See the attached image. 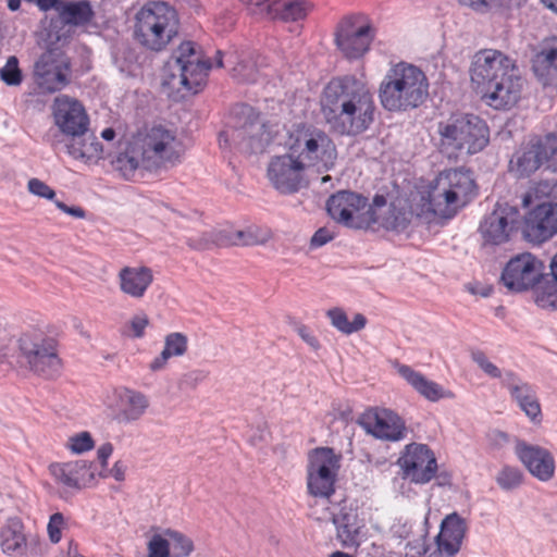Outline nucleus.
I'll return each instance as SVG.
<instances>
[{
    "mask_svg": "<svg viewBox=\"0 0 557 557\" xmlns=\"http://www.w3.org/2000/svg\"><path fill=\"white\" fill-rule=\"evenodd\" d=\"M375 102L368 86L352 75L332 78L321 97V111L330 127L357 136L374 122Z\"/></svg>",
    "mask_w": 557,
    "mask_h": 557,
    "instance_id": "obj_1",
    "label": "nucleus"
},
{
    "mask_svg": "<svg viewBox=\"0 0 557 557\" xmlns=\"http://www.w3.org/2000/svg\"><path fill=\"white\" fill-rule=\"evenodd\" d=\"M470 77L490 106L506 109L520 98L522 78L516 62L499 50L478 51L472 60Z\"/></svg>",
    "mask_w": 557,
    "mask_h": 557,
    "instance_id": "obj_2",
    "label": "nucleus"
},
{
    "mask_svg": "<svg viewBox=\"0 0 557 557\" xmlns=\"http://www.w3.org/2000/svg\"><path fill=\"white\" fill-rule=\"evenodd\" d=\"M434 140L444 157L458 160L482 151L488 144L490 131L476 115H455L437 123Z\"/></svg>",
    "mask_w": 557,
    "mask_h": 557,
    "instance_id": "obj_3",
    "label": "nucleus"
},
{
    "mask_svg": "<svg viewBox=\"0 0 557 557\" xmlns=\"http://www.w3.org/2000/svg\"><path fill=\"white\" fill-rule=\"evenodd\" d=\"M429 96V82L418 66L399 62L385 74L379 88L382 107L392 112L407 111L421 106Z\"/></svg>",
    "mask_w": 557,
    "mask_h": 557,
    "instance_id": "obj_4",
    "label": "nucleus"
},
{
    "mask_svg": "<svg viewBox=\"0 0 557 557\" xmlns=\"http://www.w3.org/2000/svg\"><path fill=\"white\" fill-rule=\"evenodd\" d=\"M286 147L306 169L313 168L319 173L332 170L337 159L333 139L323 129L312 125L300 124L290 131Z\"/></svg>",
    "mask_w": 557,
    "mask_h": 557,
    "instance_id": "obj_5",
    "label": "nucleus"
},
{
    "mask_svg": "<svg viewBox=\"0 0 557 557\" xmlns=\"http://www.w3.org/2000/svg\"><path fill=\"white\" fill-rule=\"evenodd\" d=\"M178 33L176 11L164 2H150L135 15L134 37L145 48L161 51Z\"/></svg>",
    "mask_w": 557,
    "mask_h": 557,
    "instance_id": "obj_6",
    "label": "nucleus"
},
{
    "mask_svg": "<svg viewBox=\"0 0 557 557\" xmlns=\"http://www.w3.org/2000/svg\"><path fill=\"white\" fill-rule=\"evenodd\" d=\"M132 140L136 152L144 157V169L147 171L166 169L181 160L182 143L173 128L163 125L146 126Z\"/></svg>",
    "mask_w": 557,
    "mask_h": 557,
    "instance_id": "obj_7",
    "label": "nucleus"
},
{
    "mask_svg": "<svg viewBox=\"0 0 557 557\" xmlns=\"http://www.w3.org/2000/svg\"><path fill=\"white\" fill-rule=\"evenodd\" d=\"M211 63L203 60L193 41H184L166 64L169 74L164 84L172 88L182 86L197 94L206 84Z\"/></svg>",
    "mask_w": 557,
    "mask_h": 557,
    "instance_id": "obj_8",
    "label": "nucleus"
},
{
    "mask_svg": "<svg viewBox=\"0 0 557 557\" xmlns=\"http://www.w3.org/2000/svg\"><path fill=\"white\" fill-rule=\"evenodd\" d=\"M475 183L469 171L451 169L441 172L429 194L430 209L441 213L444 208L458 209L474 196Z\"/></svg>",
    "mask_w": 557,
    "mask_h": 557,
    "instance_id": "obj_9",
    "label": "nucleus"
},
{
    "mask_svg": "<svg viewBox=\"0 0 557 557\" xmlns=\"http://www.w3.org/2000/svg\"><path fill=\"white\" fill-rule=\"evenodd\" d=\"M246 153L263 152L273 139V131L251 107L240 108L236 124L221 133Z\"/></svg>",
    "mask_w": 557,
    "mask_h": 557,
    "instance_id": "obj_10",
    "label": "nucleus"
},
{
    "mask_svg": "<svg viewBox=\"0 0 557 557\" xmlns=\"http://www.w3.org/2000/svg\"><path fill=\"white\" fill-rule=\"evenodd\" d=\"M543 164L557 171V135L535 137L521 146L509 161V170L517 177H529Z\"/></svg>",
    "mask_w": 557,
    "mask_h": 557,
    "instance_id": "obj_11",
    "label": "nucleus"
},
{
    "mask_svg": "<svg viewBox=\"0 0 557 557\" xmlns=\"http://www.w3.org/2000/svg\"><path fill=\"white\" fill-rule=\"evenodd\" d=\"M18 348L27 366L36 374L47 379L59 374L61 360L54 338L38 331L26 332L18 339Z\"/></svg>",
    "mask_w": 557,
    "mask_h": 557,
    "instance_id": "obj_12",
    "label": "nucleus"
},
{
    "mask_svg": "<svg viewBox=\"0 0 557 557\" xmlns=\"http://www.w3.org/2000/svg\"><path fill=\"white\" fill-rule=\"evenodd\" d=\"M339 457L327 447L317 448L311 454L307 468L308 493L314 498L329 503L335 492L339 469Z\"/></svg>",
    "mask_w": 557,
    "mask_h": 557,
    "instance_id": "obj_13",
    "label": "nucleus"
},
{
    "mask_svg": "<svg viewBox=\"0 0 557 557\" xmlns=\"http://www.w3.org/2000/svg\"><path fill=\"white\" fill-rule=\"evenodd\" d=\"M54 124L58 126L61 134L58 132H48L45 140L50 146L58 150L63 145L62 135H79L84 131H88L89 117L83 104L69 96H58L52 106Z\"/></svg>",
    "mask_w": 557,
    "mask_h": 557,
    "instance_id": "obj_14",
    "label": "nucleus"
},
{
    "mask_svg": "<svg viewBox=\"0 0 557 557\" xmlns=\"http://www.w3.org/2000/svg\"><path fill=\"white\" fill-rule=\"evenodd\" d=\"M374 36L375 29L359 16H346L336 27L335 44L346 59L358 60L369 51Z\"/></svg>",
    "mask_w": 557,
    "mask_h": 557,
    "instance_id": "obj_15",
    "label": "nucleus"
},
{
    "mask_svg": "<svg viewBox=\"0 0 557 557\" xmlns=\"http://www.w3.org/2000/svg\"><path fill=\"white\" fill-rule=\"evenodd\" d=\"M544 263L530 252L512 257L502 272L503 284L511 292H525L541 284Z\"/></svg>",
    "mask_w": 557,
    "mask_h": 557,
    "instance_id": "obj_16",
    "label": "nucleus"
},
{
    "mask_svg": "<svg viewBox=\"0 0 557 557\" xmlns=\"http://www.w3.org/2000/svg\"><path fill=\"white\" fill-rule=\"evenodd\" d=\"M69 64L57 52H44L34 65V81L40 94H53L69 84Z\"/></svg>",
    "mask_w": 557,
    "mask_h": 557,
    "instance_id": "obj_17",
    "label": "nucleus"
},
{
    "mask_svg": "<svg viewBox=\"0 0 557 557\" xmlns=\"http://www.w3.org/2000/svg\"><path fill=\"white\" fill-rule=\"evenodd\" d=\"M306 166L288 151L271 159L268 177L275 189L283 194H294L305 185Z\"/></svg>",
    "mask_w": 557,
    "mask_h": 557,
    "instance_id": "obj_18",
    "label": "nucleus"
},
{
    "mask_svg": "<svg viewBox=\"0 0 557 557\" xmlns=\"http://www.w3.org/2000/svg\"><path fill=\"white\" fill-rule=\"evenodd\" d=\"M398 462L404 478L417 484L430 482L437 470L436 458L424 444L412 443L407 445L406 451Z\"/></svg>",
    "mask_w": 557,
    "mask_h": 557,
    "instance_id": "obj_19",
    "label": "nucleus"
},
{
    "mask_svg": "<svg viewBox=\"0 0 557 557\" xmlns=\"http://www.w3.org/2000/svg\"><path fill=\"white\" fill-rule=\"evenodd\" d=\"M0 545L5 555L22 557L41 554L42 542L37 535L26 534L20 518H10L0 531Z\"/></svg>",
    "mask_w": 557,
    "mask_h": 557,
    "instance_id": "obj_20",
    "label": "nucleus"
},
{
    "mask_svg": "<svg viewBox=\"0 0 557 557\" xmlns=\"http://www.w3.org/2000/svg\"><path fill=\"white\" fill-rule=\"evenodd\" d=\"M557 234V203L543 202L524 218L523 235L530 243L541 244Z\"/></svg>",
    "mask_w": 557,
    "mask_h": 557,
    "instance_id": "obj_21",
    "label": "nucleus"
},
{
    "mask_svg": "<svg viewBox=\"0 0 557 557\" xmlns=\"http://www.w3.org/2000/svg\"><path fill=\"white\" fill-rule=\"evenodd\" d=\"M519 212L516 208L497 206L480 224L481 235L486 244L500 245L510 239L517 228Z\"/></svg>",
    "mask_w": 557,
    "mask_h": 557,
    "instance_id": "obj_22",
    "label": "nucleus"
},
{
    "mask_svg": "<svg viewBox=\"0 0 557 557\" xmlns=\"http://www.w3.org/2000/svg\"><path fill=\"white\" fill-rule=\"evenodd\" d=\"M358 422L367 433L380 440L399 441L405 436V423L392 410H367Z\"/></svg>",
    "mask_w": 557,
    "mask_h": 557,
    "instance_id": "obj_23",
    "label": "nucleus"
},
{
    "mask_svg": "<svg viewBox=\"0 0 557 557\" xmlns=\"http://www.w3.org/2000/svg\"><path fill=\"white\" fill-rule=\"evenodd\" d=\"M55 482L66 491H79L90 485L95 479L92 462L75 460L63 463H53L49 467Z\"/></svg>",
    "mask_w": 557,
    "mask_h": 557,
    "instance_id": "obj_24",
    "label": "nucleus"
},
{
    "mask_svg": "<svg viewBox=\"0 0 557 557\" xmlns=\"http://www.w3.org/2000/svg\"><path fill=\"white\" fill-rule=\"evenodd\" d=\"M503 386L508 389L511 398L531 421L536 422L541 420V405L533 385L523 381L517 373L505 371Z\"/></svg>",
    "mask_w": 557,
    "mask_h": 557,
    "instance_id": "obj_25",
    "label": "nucleus"
},
{
    "mask_svg": "<svg viewBox=\"0 0 557 557\" xmlns=\"http://www.w3.org/2000/svg\"><path fill=\"white\" fill-rule=\"evenodd\" d=\"M516 454L529 472L540 481L547 482L555 474V460L545 448L525 443H518Z\"/></svg>",
    "mask_w": 557,
    "mask_h": 557,
    "instance_id": "obj_26",
    "label": "nucleus"
},
{
    "mask_svg": "<svg viewBox=\"0 0 557 557\" xmlns=\"http://www.w3.org/2000/svg\"><path fill=\"white\" fill-rule=\"evenodd\" d=\"M256 7L255 14L265 15L270 18H281L286 22H296L307 16L311 4L306 0L282 2L277 0H243Z\"/></svg>",
    "mask_w": 557,
    "mask_h": 557,
    "instance_id": "obj_27",
    "label": "nucleus"
},
{
    "mask_svg": "<svg viewBox=\"0 0 557 557\" xmlns=\"http://www.w3.org/2000/svg\"><path fill=\"white\" fill-rule=\"evenodd\" d=\"M368 199L350 190H341L332 195L326 210L332 219L346 226H355V216L367 207Z\"/></svg>",
    "mask_w": 557,
    "mask_h": 557,
    "instance_id": "obj_28",
    "label": "nucleus"
},
{
    "mask_svg": "<svg viewBox=\"0 0 557 557\" xmlns=\"http://www.w3.org/2000/svg\"><path fill=\"white\" fill-rule=\"evenodd\" d=\"M327 513L318 517L319 520L331 519L337 531V539L344 547L359 545L360 523L356 511L346 505L326 507Z\"/></svg>",
    "mask_w": 557,
    "mask_h": 557,
    "instance_id": "obj_29",
    "label": "nucleus"
},
{
    "mask_svg": "<svg viewBox=\"0 0 557 557\" xmlns=\"http://www.w3.org/2000/svg\"><path fill=\"white\" fill-rule=\"evenodd\" d=\"M467 532V522L457 512H453L442 521L441 531L436 536V552L456 556L460 550Z\"/></svg>",
    "mask_w": 557,
    "mask_h": 557,
    "instance_id": "obj_30",
    "label": "nucleus"
},
{
    "mask_svg": "<svg viewBox=\"0 0 557 557\" xmlns=\"http://www.w3.org/2000/svg\"><path fill=\"white\" fill-rule=\"evenodd\" d=\"M398 374L422 397L436 403L441 399L453 398L454 394L441 384L429 380L424 374L407 364H397Z\"/></svg>",
    "mask_w": 557,
    "mask_h": 557,
    "instance_id": "obj_31",
    "label": "nucleus"
},
{
    "mask_svg": "<svg viewBox=\"0 0 557 557\" xmlns=\"http://www.w3.org/2000/svg\"><path fill=\"white\" fill-rule=\"evenodd\" d=\"M150 406L149 397L136 389L123 387L117 392V420L131 423L139 420Z\"/></svg>",
    "mask_w": 557,
    "mask_h": 557,
    "instance_id": "obj_32",
    "label": "nucleus"
},
{
    "mask_svg": "<svg viewBox=\"0 0 557 557\" xmlns=\"http://www.w3.org/2000/svg\"><path fill=\"white\" fill-rule=\"evenodd\" d=\"M532 69L544 86L557 85V37L543 44L533 58Z\"/></svg>",
    "mask_w": 557,
    "mask_h": 557,
    "instance_id": "obj_33",
    "label": "nucleus"
},
{
    "mask_svg": "<svg viewBox=\"0 0 557 557\" xmlns=\"http://www.w3.org/2000/svg\"><path fill=\"white\" fill-rule=\"evenodd\" d=\"M117 276L121 290L133 298L144 297L153 281L152 271L147 267H124Z\"/></svg>",
    "mask_w": 557,
    "mask_h": 557,
    "instance_id": "obj_34",
    "label": "nucleus"
},
{
    "mask_svg": "<svg viewBox=\"0 0 557 557\" xmlns=\"http://www.w3.org/2000/svg\"><path fill=\"white\" fill-rule=\"evenodd\" d=\"M64 148L66 153L76 160L90 161L99 158L102 148L92 132L84 131L79 135L66 136Z\"/></svg>",
    "mask_w": 557,
    "mask_h": 557,
    "instance_id": "obj_35",
    "label": "nucleus"
},
{
    "mask_svg": "<svg viewBox=\"0 0 557 557\" xmlns=\"http://www.w3.org/2000/svg\"><path fill=\"white\" fill-rule=\"evenodd\" d=\"M58 15L62 24L70 26H85L92 20L95 13L90 2L87 0H64L62 5L59 8Z\"/></svg>",
    "mask_w": 557,
    "mask_h": 557,
    "instance_id": "obj_36",
    "label": "nucleus"
},
{
    "mask_svg": "<svg viewBox=\"0 0 557 557\" xmlns=\"http://www.w3.org/2000/svg\"><path fill=\"white\" fill-rule=\"evenodd\" d=\"M112 60L116 69L126 76H133L139 67L138 53L127 41H120L112 48Z\"/></svg>",
    "mask_w": 557,
    "mask_h": 557,
    "instance_id": "obj_37",
    "label": "nucleus"
},
{
    "mask_svg": "<svg viewBox=\"0 0 557 557\" xmlns=\"http://www.w3.org/2000/svg\"><path fill=\"white\" fill-rule=\"evenodd\" d=\"M375 221L387 231L401 233L406 231L410 223L411 213L403 208L391 203L387 208L380 212H374Z\"/></svg>",
    "mask_w": 557,
    "mask_h": 557,
    "instance_id": "obj_38",
    "label": "nucleus"
},
{
    "mask_svg": "<svg viewBox=\"0 0 557 557\" xmlns=\"http://www.w3.org/2000/svg\"><path fill=\"white\" fill-rule=\"evenodd\" d=\"M144 157L136 152L135 143L129 141L126 150L113 160L114 168L121 172L124 178L133 180L139 169H144Z\"/></svg>",
    "mask_w": 557,
    "mask_h": 557,
    "instance_id": "obj_39",
    "label": "nucleus"
},
{
    "mask_svg": "<svg viewBox=\"0 0 557 557\" xmlns=\"http://www.w3.org/2000/svg\"><path fill=\"white\" fill-rule=\"evenodd\" d=\"M327 318L338 332L350 335L362 330L367 324V319L363 314L357 313L354 320L349 322L346 312L341 308H332L326 312Z\"/></svg>",
    "mask_w": 557,
    "mask_h": 557,
    "instance_id": "obj_40",
    "label": "nucleus"
},
{
    "mask_svg": "<svg viewBox=\"0 0 557 557\" xmlns=\"http://www.w3.org/2000/svg\"><path fill=\"white\" fill-rule=\"evenodd\" d=\"M271 238L269 228L257 225L247 227L246 230L236 231L230 238L232 245L253 246L262 245Z\"/></svg>",
    "mask_w": 557,
    "mask_h": 557,
    "instance_id": "obj_41",
    "label": "nucleus"
},
{
    "mask_svg": "<svg viewBox=\"0 0 557 557\" xmlns=\"http://www.w3.org/2000/svg\"><path fill=\"white\" fill-rule=\"evenodd\" d=\"M165 535L168 536L171 557H187L194 550L193 541L185 534L168 530Z\"/></svg>",
    "mask_w": 557,
    "mask_h": 557,
    "instance_id": "obj_42",
    "label": "nucleus"
},
{
    "mask_svg": "<svg viewBox=\"0 0 557 557\" xmlns=\"http://www.w3.org/2000/svg\"><path fill=\"white\" fill-rule=\"evenodd\" d=\"M523 474L516 467L505 466L496 475V482L504 491H511L522 483Z\"/></svg>",
    "mask_w": 557,
    "mask_h": 557,
    "instance_id": "obj_43",
    "label": "nucleus"
},
{
    "mask_svg": "<svg viewBox=\"0 0 557 557\" xmlns=\"http://www.w3.org/2000/svg\"><path fill=\"white\" fill-rule=\"evenodd\" d=\"M535 301L542 308L557 309V282L542 284L536 290Z\"/></svg>",
    "mask_w": 557,
    "mask_h": 557,
    "instance_id": "obj_44",
    "label": "nucleus"
},
{
    "mask_svg": "<svg viewBox=\"0 0 557 557\" xmlns=\"http://www.w3.org/2000/svg\"><path fill=\"white\" fill-rule=\"evenodd\" d=\"M188 339L180 332L170 333L165 336L163 350L170 355V357L183 356L187 350Z\"/></svg>",
    "mask_w": 557,
    "mask_h": 557,
    "instance_id": "obj_45",
    "label": "nucleus"
},
{
    "mask_svg": "<svg viewBox=\"0 0 557 557\" xmlns=\"http://www.w3.org/2000/svg\"><path fill=\"white\" fill-rule=\"evenodd\" d=\"M1 79L10 86H17L22 83V72L18 67L16 57H10L5 65L0 70Z\"/></svg>",
    "mask_w": 557,
    "mask_h": 557,
    "instance_id": "obj_46",
    "label": "nucleus"
},
{
    "mask_svg": "<svg viewBox=\"0 0 557 557\" xmlns=\"http://www.w3.org/2000/svg\"><path fill=\"white\" fill-rule=\"evenodd\" d=\"M471 359L486 375L493 379H500V382L503 383L504 374L502 370L496 364L491 362L483 351L472 350Z\"/></svg>",
    "mask_w": 557,
    "mask_h": 557,
    "instance_id": "obj_47",
    "label": "nucleus"
},
{
    "mask_svg": "<svg viewBox=\"0 0 557 557\" xmlns=\"http://www.w3.org/2000/svg\"><path fill=\"white\" fill-rule=\"evenodd\" d=\"M66 527V519L63 513L55 512L50 516L47 524V533L51 543L57 544L62 539V531Z\"/></svg>",
    "mask_w": 557,
    "mask_h": 557,
    "instance_id": "obj_48",
    "label": "nucleus"
},
{
    "mask_svg": "<svg viewBox=\"0 0 557 557\" xmlns=\"http://www.w3.org/2000/svg\"><path fill=\"white\" fill-rule=\"evenodd\" d=\"M149 557H171L168 536L154 534L148 543Z\"/></svg>",
    "mask_w": 557,
    "mask_h": 557,
    "instance_id": "obj_49",
    "label": "nucleus"
},
{
    "mask_svg": "<svg viewBox=\"0 0 557 557\" xmlns=\"http://www.w3.org/2000/svg\"><path fill=\"white\" fill-rule=\"evenodd\" d=\"M233 76L242 82L255 83L258 79V71L250 62L239 61L233 67Z\"/></svg>",
    "mask_w": 557,
    "mask_h": 557,
    "instance_id": "obj_50",
    "label": "nucleus"
},
{
    "mask_svg": "<svg viewBox=\"0 0 557 557\" xmlns=\"http://www.w3.org/2000/svg\"><path fill=\"white\" fill-rule=\"evenodd\" d=\"M28 190L30 194L46 198L49 200H53L55 196V191L50 188L45 182L38 178H30L27 184Z\"/></svg>",
    "mask_w": 557,
    "mask_h": 557,
    "instance_id": "obj_51",
    "label": "nucleus"
},
{
    "mask_svg": "<svg viewBox=\"0 0 557 557\" xmlns=\"http://www.w3.org/2000/svg\"><path fill=\"white\" fill-rule=\"evenodd\" d=\"M94 447V441L89 433L83 432L76 436L71 437L70 448L77 454L90 450Z\"/></svg>",
    "mask_w": 557,
    "mask_h": 557,
    "instance_id": "obj_52",
    "label": "nucleus"
},
{
    "mask_svg": "<svg viewBox=\"0 0 557 557\" xmlns=\"http://www.w3.org/2000/svg\"><path fill=\"white\" fill-rule=\"evenodd\" d=\"M149 324V319L145 313L135 314L129 321V331L133 337L140 338L145 334V329Z\"/></svg>",
    "mask_w": 557,
    "mask_h": 557,
    "instance_id": "obj_53",
    "label": "nucleus"
},
{
    "mask_svg": "<svg viewBox=\"0 0 557 557\" xmlns=\"http://www.w3.org/2000/svg\"><path fill=\"white\" fill-rule=\"evenodd\" d=\"M334 238V234L326 227L319 228L311 238V247L319 248Z\"/></svg>",
    "mask_w": 557,
    "mask_h": 557,
    "instance_id": "obj_54",
    "label": "nucleus"
},
{
    "mask_svg": "<svg viewBox=\"0 0 557 557\" xmlns=\"http://www.w3.org/2000/svg\"><path fill=\"white\" fill-rule=\"evenodd\" d=\"M297 334L301 337L304 342H306L313 349H318L320 347L318 338L312 334L309 327L305 325L298 326Z\"/></svg>",
    "mask_w": 557,
    "mask_h": 557,
    "instance_id": "obj_55",
    "label": "nucleus"
},
{
    "mask_svg": "<svg viewBox=\"0 0 557 557\" xmlns=\"http://www.w3.org/2000/svg\"><path fill=\"white\" fill-rule=\"evenodd\" d=\"M58 209L77 219L85 218V211L81 207H69L60 200H53Z\"/></svg>",
    "mask_w": 557,
    "mask_h": 557,
    "instance_id": "obj_56",
    "label": "nucleus"
},
{
    "mask_svg": "<svg viewBox=\"0 0 557 557\" xmlns=\"http://www.w3.org/2000/svg\"><path fill=\"white\" fill-rule=\"evenodd\" d=\"M170 358V355L162 350L161 354L150 362L149 369L153 372L164 369Z\"/></svg>",
    "mask_w": 557,
    "mask_h": 557,
    "instance_id": "obj_57",
    "label": "nucleus"
},
{
    "mask_svg": "<svg viewBox=\"0 0 557 557\" xmlns=\"http://www.w3.org/2000/svg\"><path fill=\"white\" fill-rule=\"evenodd\" d=\"M113 446L111 443H104L98 448L97 456L101 462V466L107 467L108 459L112 455Z\"/></svg>",
    "mask_w": 557,
    "mask_h": 557,
    "instance_id": "obj_58",
    "label": "nucleus"
},
{
    "mask_svg": "<svg viewBox=\"0 0 557 557\" xmlns=\"http://www.w3.org/2000/svg\"><path fill=\"white\" fill-rule=\"evenodd\" d=\"M64 0H37L35 3L41 11H49L51 9L59 13V8L62 5Z\"/></svg>",
    "mask_w": 557,
    "mask_h": 557,
    "instance_id": "obj_59",
    "label": "nucleus"
},
{
    "mask_svg": "<svg viewBox=\"0 0 557 557\" xmlns=\"http://www.w3.org/2000/svg\"><path fill=\"white\" fill-rule=\"evenodd\" d=\"M126 467L121 461H116L111 469L110 473L116 481H123L125 479Z\"/></svg>",
    "mask_w": 557,
    "mask_h": 557,
    "instance_id": "obj_60",
    "label": "nucleus"
},
{
    "mask_svg": "<svg viewBox=\"0 0 557 557\" xmlns=\"http://www.w3.org/2000/svg\"><path fill=\"white\" fill-rule=\"evenodd\" d=\"M186 377H187V380H189L196 384L198 382L203 381L207 377V373L202 370H195V371L189 372L186 375Z\"/></svg>",
    "mask_w": 557,
    "mask_h": 557,
    "instance_id": "obj_61",
    "label": "nucleus"
},
{
    "mask_svg": "<svg viewBox=\"0 0 557 557\" xmlns=\"http://www.w3.org/2000/svg\"><path fill=\"white\" fill-rule=\"evenodd\" d=\"M101 137L104 139V140H112L114 139L115 137V131L111 127L109 128H104L102 132H101Z\"/></svg>",
    "mask_w": 557,
    "mask_h": 557,
    "instance_id": "obj_62",
    "label": "nucleus"
},
{
    "mask_svg": "<svg viewBox=\"0 0 557 557\" xmlns=\"http://www.w3.org/2000/svg\"><path fill=\"white\" fill-rule=\"evenodd\" d=\"M549 267H550L552 275H553L554 280L557 282V253L552 259Z\"/></svg>",
    "mask_w": 557,
    "mask_h": 557,
    "instance_id": "obj_63",
    "label": "nucleus"
},
{
    "mask_svg": "<svg viewBox=\"0 0 557 557\" xmlns=\"http://www.w3.org/2000/svg\"><path fill=\"white\" fill-rule=\"evenodd\" d=\"M67 554H69V557H84L77 553V547L72 541L69 543Z\"/></svg>",
    "mask_w": 557,
    "mask_h": 557,
    "instance_id": "obj_64",
    "label": "nucleus"
}]
</instances>
